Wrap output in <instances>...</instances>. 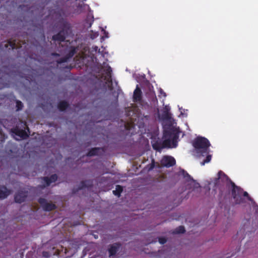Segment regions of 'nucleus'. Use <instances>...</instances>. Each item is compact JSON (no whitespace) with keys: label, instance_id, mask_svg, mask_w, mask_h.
<instances>
[{"label":"nucleus","instance_id":"f257e3e1","mask_svg":"<svg viewBox=\"0 0 258 258\" xmlns=\"http://www.w3.org/2000/svg\"><path fill=\"white\" fill-rule=\"evenodd\" d=\"M218 177L219 179L223 180L229 181L231 186V195L236 204L244 203V199L241 197L242 195L243 197H246L249 201L251 200L248 194L246 191H243L242 188L237 186L223 172L219 171L218 173Z\"/></svg>","mask_w":258,"mask_h":258},{"label":"nucleus","instance_id":"f03ea898","mask_svg":"<svg viewBox=\"0 0 258 258\" xmlns=\"http://www.w3.org/2000/svg\"><path fill=\"white\" fill-rule=\"evenodd\" d=\"M211 144L209 140L202 137L196 138L192 142V146L198 153H201L202 156L209 153V148Z\"/></svg>","mask_w":258,"mask_h":258},{"label":"nucleus","instance_id":"7ed1b4c3","mask_svg":"<svg viewBox=\"0 0 258 258\" xmlns=\"http://www.w3.org/2000/svg\"><path fill=\"white\" fill-rule=\"evenodd\" d=\"M61 29L56 34L52 36V39L54 41L63 42L69 32H71V24L66 20L61 19L59 21Z\"/></svg>","mask_w":258,"mask_h":258},{"label":"nucleus","instance_id":"20e7f679","mask_svg":"<svg viewBox=\"0 0 258 258\" xmlns=\"http://www.w3.org/2000/svg\"><path fill=\"white\" fill-rule=\"evenodd\" d=\"M21 47V44L17 43L16 40L9 39L0 43V50L3 51L17 49Z\"/></svg>","mask_w":258,"mask_h":258},{"label":"nucleus","instance_id":"39448f33","mask_svg":"<svg viewBox=\"0 0 258 258\" xmlns=\"http://www.w3.org/2000/svg\"><path fill=\"white\" fill-rule=\"evenodd\" d=\"M21 126L23 127L22 129H20L19 128L18 126H16V127L12 130V132L16 136L20 137L22 139H25L29 137V135L26 132L25 129L26 128L29 132V128L25 121L22 122Z\"/></svg>","mask_w":258,"mask_h":258},{"label":"nucleus","instance_id":"423d86ee","mask_svg":"<svg viewBox=\"0 0 258 258\" xmlns=\"http://www.w3.org/2000/svg\"><path fill=\"white\" fill-rule=\"evenodd\" d=\"M163 137L164 138H170L171 140V144L172 143V147L176 148L177 146V139L178 135L177 133H175L174 131L171 130H166L164 132Z\"/></svg>","mask_w":258,"mask_h":258},{"label":"nucleus","instance_id":"0eeeda50","mask_svg":"<svg viewBox=\"0 0 258 258\" xmlns=\"http://www.w3.org/2000/svg\"><path fill=\"white\" fill-rule=\"evenodd\" d=\"M38 202L45 211L50 212L57 208L55 204L47 202V200L44 198H40L38 200Z\"/></svg>","mask_w":258,"mask_h":258},{"label":"nucleus","instance_id":"6e6552de","mask_svg":"<svg viewBox=\"0 0 258 258\" xmlns=\"http://www.w3.org/2000/svg\"><path fill=\"white\" fill-rule=\"evenodd\" d=\"M176 164L175 159L172 156H164L161 160V164L163 167L169 168Z\"/></svg>","mask_w":258,"mask_h":258},{"label":"nucleus","instance_id":"1a4fd4ad","mask_svg":"<svg viewBox=\"0 0 258 258\" xmlns=\"http://www.w3.org/2000/svg\"><path fill=\"white\" fill-rule=\"evenodd\" d=\"M27 196V191L22 190H18L14 196L15 202L17 203L21 204L25 201Z\"/></svg>","mask_w":258,"mask_h":258},{"label":"nucleus","instance_id":"9d476101","mask_svg":"<svg viewBox=\"0 0 258 258\" xmlns=\"http://www.w3.org/2000/svg\"><path fill=\"white\" fill-rule=\"evenodd\" d=\"M93 186V182L91 180H83L80 182V185L78 188H74L72 190V194H76L79 190L83 189L84 188L92 187Z\"/></svg>","mask_w":258,"mask_h":258},{"label":"nucleus","instance_id":"9b49d317","mask_svg":"<svg viewBox=\"0 0 258 258\" xmlns=\"http://www.w3.org/2000/svg\"><path fill=\"white\" fill-rule=\"evenodd\" d=\"M121 247V244L119 243H114L112 244H110L108 246V251L109 253V256L112 257L115 256L117 252L119 250Z\"/></svg>","mask_w":258,"mask_h":258},{"label":"nucleus","instance_id":"f8f14e48","mask_svg":"<svg viewBox=\"0 0 258 258\" xmlns=\"http://www.w3.org/2000/svg\"><path fill=\"white\" fill-rule=\"evenodd\" d=\"M58 176L56 174L51 175L49 177L45 176L42 178V179L45 182V185L41 186L42 188H44L46 186H49L51 183L54 182L57 179Z\"/></svg>","mask_w":258,"mask_h":258},{"label":"nucleus","instance_id":"ddd939ff","mask_svg":"<svg viewBox=\"0 0 258 258\" xmlns=\"http://www.w3.org/2000/svg\"><path fill=\"white\" fill-rule=\"evenodd\" d=\"M142 100V92L139 87L137 85L135 90L134 91L133 101L135 102H140Z\"/></svg>","mask_w":258,"mask_h":258},{"label":"nucleus","instance_id":"4468645a","mask_svg":"<svg viewBox=\"0 0 258 258\" xmlns=\"http://www.w3.org/2000/svg\"><path fill=\"white\" fill-rule=\"evenodd\" d=\"M11 193V190L5 185L0 186V200L6 199Z\"/></svg>","mask_w":258,"mask_h":258},{"label":"nucleus","instance_id":"2eb2a0df","mask_svg":"<svg viewBox=\"0 0 258 258\" xmlns=\"http://www.w3.org/2000/svg\"><path fill=\"white\" fill-rule=\"evenodd\" d=\"M103 152L104 150L103 148H100V147H95L91 148L88 152L87 153V156H94L98 155L99 154L100 152Z\"/></svg>","mask_w":258,"mask_h":258},{"label":"nucleus","instance_id":"dca6fc26","mask_svg":"<svg viewBox=\"0 0 258 258\" xmlns=\"http://www.w3.org/2000/svg\"><path fill=\"white\" fill-rule=\"evenodd\" d=\"M69 106V103L64 100L59 102L57 104V108L60 111H64Z\"/></svg>","mask_w":258,"mask_h":258},{"label":"nucleus","instance_id":"f3484780","mask_svg":"<svg viewBox=\"0 0 258 258\" xmlns=\"http://www.w3.org/2000/svg\"><path fill=\"white\" fill-rule=\"evenodd\" d=\"M162 146L160 148H170L172 146L171 145V140L170 138H166L162 142Z\"/></svg>","mask_w":258,"mask_h":258},{"label":"nucleus","instance_id":"a211bd4d","mask_svg":"<svg viewBox=\"0 0 258 258\" xmlns=\"http://www.w3.org/2000/svg\"><path fill=\"white\" fill-rule=\"evenodd\" d=\"M181 175L184 177L186 178V180L187 181H192V182L195 183V180L192 178V177L184 170L182 169L181 171Z\"/></svg>","mask_w":258,"mask_h":258},{"label":"nucleus","instance_id":"6ab92c4d","mask_svg":"<svg viewBox=\"0 0 258 258\" xmlns=\"http://www.w3.org/2000/svg\"><path fill=\"white\" fill-rule=\"evenodd\" d=\"M123 191V187L122 186L120 185H116L115 190H113V193L115 196L119 197L120 196L121 193Z\"/></svg>","mask_w":258,"mask_h":258},{"label":"nucleus","instance_id":"aec40b11","mask_svg":"<svg viewBox=\"0 0 258 258\" xmlns=\"http://www.w3.org/2000/svg\"><path fill=\"white\" fill-rule=\"evenodd\" d=\"M162 146V142L157 141L153 144V148L154 150L160 151L163 148H160Z\"/></svg>","mask_w":258,"mask_h":258},{"label":"nucleus","instance_id":"412c9836","mask_svg":"<svg viewBox=\"0 0 258 258\" xmlns=\"http://www.w3.org/2000/svg\"><path fill=\"white\" fill-rule=\"evenodd\" d=\"M185 232V228L183 226H179L177 227L173 231L174 234H181Z\"/></svg>","mask_w":258,"mask_h":258},{"label":"nucleus","instance_id":"4be33fe9","mask_svg":"<svg viewBox=\"0 0 258 258\" xmlns=\"http://www.w3.org/2000/svg\"><path fill=\"white\" fill-rule=\"evenodd\" d=\"M16 107L17 111H20L22 109L24 106H23V103L21 101L16 100Z\"/></svg>","mask_w":258,"mask_h":258},{"label":"nucleus","instance_id":"5701e85b","mask_svg":"<svg viewBox=\"0 0 258 258\" xmlns=\"http://www.w3.org/2000/svg\"><path fill=\"white\" fill-rule=\"evenodd\" d=\"M7 136L2 132V128L0 127V144L4 143Z\"/></svg>","mask_w":258,"mask_h":258},{"label":"nucleus","instance_id":"b1692460","mask_svg":"<svg viewBox=\"0 0 258 258\" xmlns=\"http://www.w3.org/2000/svg\"><path fill=\"white\" fill-rule=\"evenodd\" d=\"M69 59V57L66 55L64 57H61L56 60V62L58 64H61L63 62H67Z\"/></svg>","mask_w":258,"mask_h":258},{"label":"nucleus","instance_id":"393cba45","mask_svg":"<svg viewBox=\"0 0 258 258\" xmlns=\"http://www.w3.org/2000/svg\"><path fill=\"white\" fill-rule=\"evenodd\" d=\"M105 72L106 75L108 77H111L112 69H111V68L110 66H107V67L105 70Z\"/></svg>","mask_w":258,"mask_h":258},{"label":"nucleus","instance_id":"a878e982","mask_svg":"<svg viewBox=\"0 0 258 258\" xmlns=\"http://www.w3.org/2000/svg\"><path fill=\"white\" fill-rule=\"evenodd\" d=\"M94 20L91 19L87 18L86 20V26L89 28H90L93 23Z\"/></svg>","mask_w":258,"mask_h":258},{"label":"nucleus","instance_id":"bb28decb","mask_svg":"<svg viewBox=\"0 0 258 258\" xmlns=\"http://www.w3.org/2000/svg\"><path fill=\"white\" fill-rule=\"evenodd\" d=\"M211 160V155H208L206 158L201 163L202 165H205V163L209 162Z\"/></svg>","mask_w":258,"mask_h":258},{"label":"nucleus","instance_id":"cd10ccee","mask_svg":"<svg viewBox=\"0 0 258 258\" xmlns=\"http://www.w3.org/2000/svg\"><path fill=\"white\" fill-rule=\"evenodd\" d=\"M158 241L160 244H163L166 242L167 239L165 237H161L159 238Z\"/></svg>","mask_w":258,"mask_h":258},{"label":"nucleus","instance_id":"c85d7f7f","mask_svg":"<svg viewBox=\"0 0 258 258\" xmlns=\"http://www.w3.org/2000/svg\"><path fill=\"white\" fill-rule=\"evenodd\" d=\"M75 50L73 49V50H71L68 54H67V56L69 57L70 59L73 56V55L75 54Z\"/></svg>","mask_w":258,"mask_h":258},{"label":"nucleus","instance_id":"c756f323","mask_svg":"<svg viewBox=\"0 0 258 258\" xmlns=\"http://www.w3.org/2000/svg\"><path fill=\"white\" fill-rule=\"evenodd\" d=\"M155 167L154 160H152V163L149 165V170H151L154 169Z\"/></svg>","mask_w":258,"mask_h":258},{"label":"nucleus","instance_id":"7c9ffc66","mask_svg":"<svg viewBox=\"0 0 258 258\" xmlns=\"http://www.w3.org/2000/svg\"><path fill=\"white\" fill-rule=\"evenodd\" d=\"M51 55L53 56H59L60 55L56 52H52L51 53Z\"/></svg>","mask_w":258,"mask_h":258},{"label":"nucleus","instance_id":"2f4dec72","mask_svg":"<svg viewBox=\"0 0 258 258\" xmlns=\"http://www.w3.org/2000/svg\"><path fill=\"white\" fill-rule=\"evenodd\" d=\"M43 255L45 257H47L48 256V253L47 252H43Z\"/></svg>","mask_w":258,"mask_h":258},{"label":"nucleus","instance_id":"473e14b6","mask_svg":"<svg viewBox=\"0 0 258 258\" xmlns=\"http://www.w3.org/2000/svg\"><path fill=\"white\" fill-rule=\"evenodd\" d=\"M164 117L166 119H169L170 118L169 114L168 113H166V114H165Z\"/></svg>","mask_w":258,"mask_h":258},{"label":"nucleus","instance_id":"72a5a7b5","mask_svg":"<svg viewBox=\"0 0 258 258\" xmlns=\"http://www.w3.org/2000/svg\"><path fill=\"white\" fill-rule=\"evenodd\" d=\"M22 77L25 78L27 80H29L30 79H31L29 76H22Z\"/></svg>","mask_w":258,"mask_h":258},{"label":"nucleus","instance_id":"f704fd0d","mask_svg":"<svg viewBox=\"0 0 258 258\" xmlns=\"http://www.w3.org/2000/svg\"><path fill=\"white\" fill-rule=\"evenodd\" d=\"M104 36L106 38L108 37V33L104 31Z\"/></svg>","mask_w":258,"mask_h":258},{"label":"nucleus","instance_id":"c9c22d12","mask_svg":"<svg viewBox=\"0 0 258 258\" xmlns=\"http://www.w3.org/2000/svg\"><path fill=\"white\" fill-rule=\"evenodd\" d=\"M234 255V253H232L230 256H226L224 258H230V257L233 256Z\"/></svg>","mask_w":258,"mask_h":258},{"label":"nucleus","instance_id":"e433bc0d","mask_svg":"<svg viewBox=\"0 0 258 258\" xmlns=\"http://www.w3.org/2000/svg\"><path fill=\"white\" fill-rule=\"evenodd\" d=\"M94 49H95V50H97V49H98V47L97 46H95Z\"/></svg>","mask_w":258,"mask_h":258},{"label":"nucleus","instance_id":"4c0bfd02","mask_svg":"<svg viewBox=\"0 0 258 258\" xmlns=\"http://www.w3.org/2000/svg\"><path fill=\"white\" fill-rule=\"evenodd\" d=\"M239 250H240V248H239V247H238V248H237V251H239Z\"/></svg>","mask_w":258,"mask_h":258}]
</instances>
